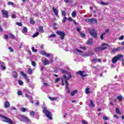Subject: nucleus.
<instances>
[{"mask_svg":"<svg viewBox=\"0 0 124 124\" xmlns=\"http://www.w3.org/2000/svg\"><path fill=\"white\" fill-rule=\"evenodd\" d=\"M103 119L105 120V121H108L109 119H108V117L106 116H104L103 117Z\"/></svg>","mask_w":124,"mask_h":124,"instance_id":"42","label":"nucleus"},{"mask_svg":"<svg viewBox=\"0 0 124 124\" xmlns=\"http://www.w3.org/2000/svg\"><path fill=\"white\" fill-rule=\"evenodd\" d=\"M104 35H105V33H103L100 35V38L102 40H103V39H104Z\"/></svg>","mask_w":124,"mask_h":124,"instance_id":"28","label":"nucleus"},{"mask_svg":"<svg viewBox=\"0 0 124 124\" xmlns=\"http://www.w3.org/2000/svg\"><path fill=\"white\" fill-rule=\"evenodd\" d=\"M34 114H35V113L33 111H31L30 112V115H31V116H34Z\"/></svg>","mask_w":124,"mask_h":124,"instance_id":"54","label":"nucleus"},{"mask_svg":"<svg viewBox=\"0 0 124 124\" xmlns=\"http://www.w3.org/2000/svg\"><path fill=\"white\" fill-rule=\"evenodd\" d=\"M93 23H97V19L94 18L93 19Z\"/></svg>","mask_w":124,"mask_h":124,"instance_id":"64","label":"nucleus"},{"mask_svg":"<svg viewBox=\"0 0 124 124\" xmlns=\"http://www.w3.org/2000/svg\"><path fill=\"white\" fill-rule=\"evenodd\" d=\"M68 21H73V19L72 17H69L67 18Z\"/></svg>","mask_w":124,"mask_h":124,"instance_id":"62","label":"nucleus"},{"mask_svg":"<svg viewBox=\"0 0 124 124\" xmlns=\"http://www.w3.org/2000/svg\"><path fill=\"white\" fill-rule=\"evenodd\" d=\"M20 120L21 122H24V123H30L31 120L29 119V118L25 116L20 115Z\"/></svg>","mask_w":124,"mask_h":124,"instance_id":"3","label":"nucleus"},{"mask_svg":"<svg viewBox=\"0 0 124 124\" xmlns=\"http://www.w3.org/2000/svg\"><path fill=\"white\" fill-rule=\"evenodd\" d=\"M64 1L66 2V3H69L70 2H71V0H64Z\"/></svg>","mask_w":124,"mask_h":124,"instance_id":"50","label":"nucleus"},{"mask_svg":"<svg viewBox=\"0 0 124 124\" xmlns=\"http://www.w3.org/2000/svg\"><path fill=\"white\" fill-rule=\"evenodd\" d=\"M46 58H49V57H51V54L50 53H46Z\"/></svg>","mask_w":124,"mask_h":124,"instance_id":"57","label":"nucleus"},{"mask_svg":"<svg viewBox=\"0 0 124 124\" xmlns=\"http://www.w3.org/2000/svg\"><path fill=\"white\" fill-rule=\"evenodd\" d=\"M73 22L74 23V24H75V25H78V23L76 22V21H75V20L73 19Z\"/></svg>","mask_w":124,"mask_h":124,"instance_id":"60","label":"nucleus"},{"mask_svg":"<svg viewBox=\"0 0 124 124\" xmlns=\"http://www.w3.org/2000/svg\"><path fill=\"white\" fill-rule=\"evenodd\" d=\"M1 13H2L3 15H4V17L5 18H8V12L7 11L3 10L1 11Z\"/></svg>","mask_w":124,"mask_h":124,"instance_id":"7","label":"nucleus"},{"mask_svg":"<svg viewBox=\"0 0 124 124\" xmlns=\"http://www.w3.org/2000/svg\"><path fill=\"white\" fill-rule=\"evenodd\" d=\"M4 107L5 108H8V107H10V104L8 101H5L4 102Z\"/></svg>","mask_w":124,"mask_h":124,"instance_id":"13","label":"nucleus"},{"mask_svg":"<svg viewBox=\"0 0 124 124\" xmlns=\"http://www.w3.org/2000/svg\"><path fill=\"white\" fill-rule=\"evenodd\" d=\"M43 111L47 118H48L49 120H52V114H51V112L48 110L47 108H43Z\"/></svg>","mask_w":124,"mask_h":124,"instance_id":"2","label":"nucleus"},{"mask_svg":"<svg viewBox=\"0 0 124 124\" xmlns=\"http://www.w3.org/2000/svg\"><path fill=\"white\" fill-rule=\"evenodd\" d=\"M27 31H28V29L26 27H24L23 28V30L22 31V32H23V33H26Z\"/></svg>","mask_w":124,"mask_h":124,"instance_id":"21","label":"nucleus"},{"mask_svg":"<svg viewBox=\"0 0 124 124\" xmlns=\"http://www.w3.org/2000/svg\"><path fill=\"white\" fill-rule=\"evenodd\" d=\"M105 47L102 48L101 46L97 47L95 49V52H96V53H98L99 52H100V51H103V50H105Z\"/></svg>","mask_w":124,"mask_h":124,"instance_id":"8","label":"nucleus"},{"mask_svg":"<svg viewBox=\"0 0 124 124\" xmlns=\"http://www.w3.org/2000/svg\"><path fill=\"white\" fill-rule=\"evenodd\" d=\"M32 52H34L35 53H36V52H37V49H35L34 48V47H32Z\"/></svg>","mask_w":124,"mask_h":124,"instance_id":"44","label":"nucleus"},{"mask_svg":"<svg viewBox=\"0 0 124 124\" xmlns=\"http://www.w3.org/2000/svg\"><path fill=\"white\" fill-rule=\"evenodd\" d=\"M115 111H116V113L117 114H119V115H121L122 113H121V112H120V109H119V108H116V109H115Z\"/></svg>","mask_w":124,"mask_h":124,"instance_id":"22","label":"nucleus"},{"mask_svg":"<svg viewBox=\"0 0 124 124\" xmlns=\"http://www.w3.org/2000/svg\"><path fill=\"white\" fill-rule=\"evenodd\" d=\"M48 98H49V99H50V100H52V101H54V100H57V99H58V98L57 97H53L49 96Z\"/></svg>","mask_w":124,"mask_h":124,"instance_id":"24","label":"nucleus"},{"mask_svg":"<svg viewBox=\"0 0 124 124\" xmlns=\"http://www.w3.org/2000/svg\"><path fill=\"white\" fill-rule=\"evenodd\" d=\"M18 95H22L23 94V93H22V91H18L17 92Z\"/></svg>","mask_w":124,"mask_h":124,"instance_id":"55","label":"nucleus"},{"mask_svg":"<svg viewBox=\"0 0 124 124\" xmlns=\"http://www.w3.org/2000/svg\"><path fill=\"white\" fill-rule=\"evenodd\" d=\"M72 17H75L76 16V12H74L72 14Z\"/></svg>","mask_w":124,"mask_h":124,"instance_id":"51","label":"nucleus"},{"mask_svg":"<svg viewBox=\"0 0 124 124\" xmlns=\"http://www.w3.org/2000/svg\"><path fill=\"white\" fill-rule=\"evenodd\" d=\"M93 37L94 38H97V34L94 31H93Z\"/></svg>","mask_w":124,"mask_h":124,"instance_id":"39","label":"nucleus"},{"mask_svg":"<svg viewBox=\"0 0 124 124\" xmlns=\"http://www.w3.org/2000/svg\"><path fill=\"white\" fill-rule=\"evenodd\" d=\"M121 49H122V47H121L114 48L112 49V53H115V52H118V51H120V50H121Z\"/></svg>","mask_w":124,"mask_h":124,"instance_id":"10","label":"nucleus"},{"mask_svg":"<svg viewBox=\"0 0 124 124\" xmlns=\"http://www.w3.org/2000/svg\"><path fill=\"white\" fill-rule=\"evenodd\" d=\"M111 62L112 63H117V62H118V59H117V57H114L112 60Z\"/></svg>","mask_w":124,"mask_h":124,"instance_id":"16","label":"nucleus"},{"mask_svg":"<svg viewBox=\"0 0 124 124\" xmlns=\"http://www.w3.org/2000/svg\"><path fill=\"white\" fill-rule=\"evenodd\" d=\"M101 62V59H93V62Z\"/></svg>","mask_w":124,"mask_h":124,"instance_id":"27","label":"nucleus"},{"mask_svg":"<svg viewBox=\"0 0 124 124\" xmlns=\"http://www.w3.org/2000/svg\"><path fill=\"white\" fill-rule=\"evenodd\" d=\"M61 80V78H58L57 79H55V83H58L59 82V81H60Z\"/></svg>","mask_w":124,"mask_h":124,"instance_id":"49","label":"nucleus"},{"mask_svg":"<svg viewBox=\"0 0 124 124\" xmlns=\"http://www.w3.org/2000/svg\"><path fill=\"white\" fill-rule=\"evenodd\" d=\"M21 111L22 112H26V111H27V108H21Z\"/></svg>","mask_w":124,"mask_h":124,"instance_id":"40","label":"nucleus"},{"mask_svg":"<svg viewBox=\"0 0 124 124\" xmlns=\"http://www.w3.org/2000/svg\"><path fill=\"white\" fill-rule=\"evenodd\" d=\"M8 5H13L14 4V3L9 1L8 2Z\"/></svg>","mask_w":124,"mask_h":124,"instance_id":"56","label":"nucleus"},{"mask_svg":"<svg viewBox=\"0 0 124 124\" xmlns=\"http://www.w3.org/2000/svg\"><path fill=\"white\" fill-rule=\"evenodd\" d=\"M101 48H105V50H106V49H107V44H103L102 46H101Z\"/></svg>","mask_w":124,"mask_h":124,"instance_id":"26","label":"nucleus"},{"mask_svg":"<svg viewBox=\"0 0 124 124\" xmlns=\"http://www.w3.org/2000/svg\"><path fill=\"white\" fill-rule=\"evenodd\" d=\"M93 39L92 38H89L88 40L86 42V44H88L89 45H91V44H93Z\"/></svg>","mask_w":124,"mask_h":124,"instance_id":"14","label":"nucleus"},{"mask_svg":"<svg viewBox=\"0 0 124 124\" xmlns=\"http://www.w3.org/2000/svg\"><path fill=\"white\" fill-rule=\"evenodd\" d=\"M90 88H87L85 90V93H86V94H90V93H91V92L89 91Z\"/></svg>","mask_w":124,"mask_h":124,"instance_id":"20","label":"nucleus"},{"mask_svg":"<svg viewBox=\"0 0 124 124\" xmlns=\"http://www.w3.org/2000/svg\"><path fill=\"white\" fill-rule=\"evenodd\" d=\"M85 20L88 23H93V18H92V19H86Z\"/></svg>","mask_w":124,"mask_h":124,"instance_id":"18","label":"nucleus"},{"mask_svg":"<svg viewBox=\"0 0 124 124\" xmlns=\"http://www.w3.org/2000/svg\"><path fill=\"white\" fill-rule=\"evenodd\" d=\"M95 71H96V72H98V71H99V69H98V68H95L94 67Z\"/></svg>","mask_w":124,"mask_h":124,"instance_id":"59","label":"nucleus"},{"mask_svg":"<svg viewBox=\"0 0 124 124\" xmlns=\"http://www.w3.org/2000/svg\"><path fill=\"white\" fill-rule=\"evenodd\" d=\"M44 65H47L50 63V61L47 60V58H46L45 60L43 61Z\"/></svg>","mask_w":124,"mask_h":124,"instance_id":"12","label":"nucleus"},{"mask_svg":"<svg viewBox=\"0 0 124 124\" xmlns=\"http://www.w3.org/2000/svg\"><path fill=\"white\" fill-rule=\"evenodd\" d=\"M30 23L32 24V25H34L35 22L33 21V18H31Z\"/></svg>","mask_w":124,"mask_h":124,"instance_id":"36","label":"nucleus"},{"mask_svg":"<svg viewBox=\"0 0 124 124\" xmlns=\"http://www.w3.org/2000/svg\"><path fill=\"white\" fill-rule=\"evenodd\" d=\"M71 77H72L71 74H69L68 77L66 75H64L61 78V85L62 86H64L65 83L66 89H67V93H70V90H69V88H68V81H68V80H70Z\"/></svg>","mask_w":124,"mask_h":124,"instance_id":"1","label":"nucleus"},{"mask_svg":"<svg viewBox=\"0 0 124 124\" xmlns=\"http://www.w3.org/2000/svg\"><path fill=\"white\" fill-rule=\"evenodd\" d=\"M20 75L24 77L25 79H26L27 81H29V79H28V77H27V75H26V74H25L24 72H21Z\"/></svg>","mask_w":124,"mask_h":124,"instance_id":"15","label":"nucleus"},{"mask_svg":"<svg viewBox=\"0 0 124 124\" xmlns=\"http://www.w3.org/2000/svg\"><path fill=\"white\" fill-rule=\"evenodd\" d=\"M10 35L11 38H12V39H15V36H14V35H13V34L10 33Z\"/></svg>","mask_w":124,"mask_h":124,"instance_id":"38","label":"nucleus"},{"mask_svg":"<svg viewBox=\"0 0 124 124\" xmlns=\"http://www.w3.org/2000/svg\"><path fill=\"white\" fill-rule=\"evenodd\" d=\"M117 99H118L119 101H122L123 100V97L122 96H118Z\"/></svg>","mask_w":124,"mask_h":124,"instance_id":"31","label":"nucleus"},{"mask_svg":"<svg viewBox=\"0 0 124 124\" xmlns=\"http://www.w3.org/2000/svg\"><path fill=\"white\" fill-rule=\"evenodd\" d=\"M31 64L33 66H36V63L34 61L31 62Z\"/></svg>","mask_w":124,"mask_h":124,"instance_id":"43","label":"nucleus"},{"mask_svg":"<svg viewBox=\"0 0 124 124\" xmlns=\"http://www.w3.org/2000/svg\"><path fill=\"white\" fill-rule=\"evenodd\" d=\"M25 96L27 98H28L31 102V103H33V101L32 100V97L31 95H29L27 93L25 94Z\"/></svg>","mask_w":124,"mask_h":124,"instance_id":"9","label":"nucleus"},{"mask_svg":"<svg viewBox=\"0 0 124 124\" xmlns=\"http://www.w3.org/2000/svg\"><path fill=\"white\" fill-rule=\"evenodd\" d=\"M81 122L83 124H88V122H87L86 121L82 120Z\"/></svg>","mask_w":124,"mask_h":124,"instance_id":"58","label":"nucleus"},{"mask_svg":"<svg viewBox=\"0 0 124 124\" xmlns=\"http://www.w3.org/2000/svg\"><path fill=\"white\" fill-rule=\"evenodd\" d=\"M52 10H53L54 14H55L56 16H58L59 13L58 12V10H57V9H56V8L53 7Z\"/></svg>","mask_w":124,"mask_h":124,"instance_id":"11","label":"nucleus"},{"mask_svg":"<svg viewBox=\"0 0 124 124\" xmlns=\"http://www.w3.org/2000/svg\"><path fill=\"white\" fill-rule=\"evenodd\" d=\"M117 61H122L124 60V55L123 54H118L115 56Z\"/></svg>","mask_w":124,"mask_h":124,"instance_id":"6","label":"nucleus"},{"mask_svg":"<svg viewBox=\"0 0 124 124\" xmlns=\"http://www.w3.org/2000/svg\"><path fill=\"white\" fill-rule=\"evenodd\" d=\"M39 35V32H36L33 35L32 37L34 38V37H36V36H38Z\"/></svg>","mask_w":124,"mask_h":124,"instance_id":"23","label":"nucleus"},{"mask_svg":"<svg viewBox=\"0 0 124 124\" xmlns=\"http://www.w3.org/2000/svg\"><path fill=\"white\" fill-rule=\"evenodd\" d=\"M78 93V91L77 90H76L74 91H73L71 93V96H74V94H75V93Z\"/></svg>","mask_w":124,"mask_h":124,"instance_id":"19","label":"nucleus"},{"mask_svg":"<svg viewBox=\"0 0 124 124\" xmlns=\"http://www.w3.org/2000/svg\"><path fill=\"white\" fill-rule=\"evenodd\" d=\"M41 53H42L43 56H46V55L47 54V53L45 51H42Z\"/></svg>","mask_w":124,"mask_h":124,"instance_id":"48","label":"nucleus"},{"mask_svg":"<svg viewBox=\"0 0 124 124\" xmlns=\"http://www.w3.org/2000/svg\"><path fill=\"white\" fill-rule=\"evenodd\" d=\"M84 73H85V71H79L77 72V74H78V75H80L82 77V78H84V77H86V76H87L88 75H84Z\"/></svg>","mask_w":124,"mask_h":124,"instance_id":"5","label":"nucleus"},{"mask_svg":"<svg viewBox=\"0 0 124 124\" xmlns=\"http://www.w3.org/2000/svg\"><path fill=\"white\" fill-rule=\"evenodd\" d=\"M56 33L58 34V35H60V37L61 39H63L64 38V36L65 35V33H64L62 31H57Z\"/></svg>","mask_w":124,"mask_h":124,"instance_id":"4","label":"nucleus"},{"mask_svg":"<svg viewBox=\"0 0 124 124\" xmlns=\"http://www.w3.org/2000/svg\"><path fill=\"white\" fill-rule=\"evenodd\" d=\"M54 37H56V35L55 34H52L48 36L49 38H54Z\"/></svg>","mask_w":124,"mask_h":124,"instance_id":"37","label":"nucleus"},{"mask_svg":"<svg viewBox=\"0 0 124 124\" xmlns=\"http://www.w3.org/2000/svg\"><path fill=\"white\" fill-rule=\"evenodd\" d=\"M61 71L62 73H67V72L63 69H61Z\"/></svg>","mask_w":124,"mask_h":124,"instance_id":"53","label":"nucleus"},{"mask_svg":"<svg viewBox=\"0 0 124 124\" xmlns=\"http://www.w3.org/2000/svg\"><path fill=\"white\" fill-rule=\"evenodd\" d=\"M66 19H67V18L66 16H64L62 20V23H63V24H64V23H65L66 21Z\"/></svg>","mask_w":124,"mask_h":124,"instance_id":"34","label":"nucleus"},{"mask_svg":"<svg viewBox=\"0 0 124 124\" xmlns=\"http://www.w3.org/2000/svg\"><path fill=\"white\" fill-rule=\"evenodd\" d=\"M62 16H64V17H65L66 16V13H65V11H62Z\"/></svg>","mask_w":124,"mask_h":124,"instance_id":"41","label":"nucleus"},{"mask_svg":"<svg viewBox=\"0 0 124 124\" xmlns=\"http://www.w3.org/2000/svg\"><path fill=\"white\" fill-rule=\"evenodd\" d=\"M16 25H17V26H19V27H22V24L21 22H16Z\"/></svg>","mask_w":124,"mask_h":124,"instance_id":"46","label":"nucleus"},{"mask_svg":"<svg viewBox=\"0 0 124 124\" xmlns=\"http://www.w3.org/2000/svg\"><path fill=\"white\" fill-rule=\"evenodd\" d=\"M80 35H81L82 37H85L86 34L83 32H80Z\"/></svg>","mask_w":124,"mask_h":124,"instance_id":"52","label":"nucleus"},{"mask_svg":"<svg viewBox=\"0 0 124 124\" xmlns=\"http://www.w3.org/2000/svg\"><path fill=\"white\" fill-rule=\"evenodd\" d=\"M89 33L90 35H91L92 36H93V29H92V30H90Z\"/></svg>","mask_w":124,"mask_h":124,"instance_id":"25","label":"nucleus"},{"mask_svg":"<svg viewBox=\"0 0 124 124\" xmlns=\"http://www.w3.org/2000/svg\"><path fill=\"white\" fill-rule=\"evenodd\" d=\"M101 4L102 5H108L109 4L108 2H103L102 1H101Z\"/></svg>","mask_w":124,"mask_h":124,"instance_id":"30","label":"nucleus"},{"mask_svg":"<svg viewBox=\"0 0 124 124\" xmlns=\"http://www.w3.org/2000/svg\"><path fill=\"white\" fill-rule=\"evenodd\" d=\"M39 29L40 30L41 32H44V30H43V27L39 26Z\"/></svg>","mask_w":124,"mask_h":124,"instance_id":"29","label":"nucleus"},{"mask_svg":"<svg viewBox=\"0 0 124 124\" xmlns=\"http://www.w3.org/2000/svg\"><path fill=\"white\" fill-rule=\"evenodd\" d=\"M89 105L90 107H93V100H90Z\"/></svg>","mask_w":124,"mask_h":124,"instance_id":"17","label":"nucleus"},{"mask_svg":"<svg viewBox=\"0 0 124 124\" xmlns=\"http://www.w3.org/2000/svg\"><path fill=\"white\" fill-rule=\"evenodd\" d=\"M4 38L5 39H8V35H4Z\"/></svg>","mask_w":124,"mask_h":124,"instance_id":"63","label":"nucleus"},{"mask_svg":"<svg viewBox=\"0 0 124 124\" xmlns=\"http://www.w3.org/2000/svg\"><path fill=\"white\" fill-rule=\"evenodd\" d=\"M79 48H80V49H82V50H86V47L85 46H80Z\"/></svg>","mask_w":124,"mask_h":124,"instance_id":"61","label":"nucleus"},{"mask_svg":"<svg viewBox=\"0 0 124 124\" xmlns=\"http://www.w3.org/2000/svg\"><path fill=\"white\" fill-rule=\"evenodd\" d=\"M18 83L19 85H20V86H22V85L24 84V82L23 81H22V80H19L18 81Z\"/></svg>","mask_w":124,"mask_h":124,"instance_id":"33","label":"nucleus"},{"mask_svg":"<svg viewBox=\"0 0 124 124\" xmlns=\"http://www.w3.org/2000/svg\"><path fill=\"white\" fill-rule=\"evenodd\" d=\"M75 51L76 52H78V53H81V54H83V51H81V50L78 49V48H75Z\"/></svg>","mask_w":124,"mask_h":124,"instance_id":"35","label":"nucleus"},{"mask_svg":"<svg viewBox=\"0 0 124 124\" xmlns=\"http://www.w3.org/2000/svg\"><path fill=\"white\" fill-rule=\"evenodd\" d=\"M13 76L14 78H17L18 77V74H17V72H14Z\"/></svg>","mask_w":124,"mask_h":124,"instance_id":"32","label":"nucleus"},{"mask_svg":"<svg viewBox=\"0 0 124 124\" xmlns=\"http://www.w3.org/2000/svg\"><path fill=\"white\" fill-rule=\"evenodd\" d=\"M5 67L3 65H1V70H5Z\"/></svg>","mask_w":124,"mask_h":124,"instance_id":"47","label":"nucleus"},{"mask_svg":"<svg viewBox=\"0 0 124 124\" xmlns=\"http://www.w3.org/2000/svg\"><path fill=\"white\" fill-rule=\"evenodd\" d=\"M28 72L30 74H31L32 73V70L31 68H28Z\"/></svg>","mask_w":124,"mask_h":124,"instance_id":"45","label":"nucleus"}]
</instances>
